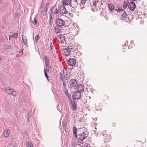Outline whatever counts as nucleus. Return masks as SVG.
<instances>
[{"label": "nucleus", "mask_w": 147, "mask_h": 147, "mask_svg": "<svg viewBox=\"0 0 147 147\" xmlns=\"http://www.w3.org/2000/svg\"><path fill=\"white\" fill-rule=\"evenodd\" d=\"M78 138L79 140L83 142L85 139L88 137L89 132L88 130L85 129L82 131H81V130L79 131H78Z\"/></svg>", "instance_id": "1"}, {"label": "nucleus", "mask_w": 147, "mask_h": 147, "mask_svg": "<svg viewBox=\"0 0 147 147\" xmlns=\"http://www.w3.org/2000/svg\"><path fill=\"white\" fill-rule=\"evenodd\" d=\"M76 88L77 91L74 92L73 94H74L75 96L76 97L77 99L78 100L81 98L82 95L81 92L84 91V86L81 84H79L77 86Z\"/></svg>", "instance_id": "2"}, {"label": "nucleus", "mask_w": 147, "mask_h": 147, "mask_svg": "<svg viewBox=\"0 0 147 147\" xmlns=\"http://www.w3.org/2000/svg\"><path fill=\"white\" fill-rule=\"evenodd\" d=\"M58 9L59 10V13L61 14H65L66 15V13L67 14H69V12L66 10L65 7L63 5L59 6Z\"/></svg>", "instance_id": "3"}, {"label": "nucleus", "mask_w": 147, "mask_h": 147, "mask_svg": "<svg viewBox=\"0 0 147 147\" xmlns=\"http://www.w3.org/2000/svg\"><path fill=\"white\" fill-rule=\"evenodd\" d=\"M55 24L58 26H61L65 24V22L64 20L60 18H57L56 19Z\"/></svg>", "instance_id": "4"}, {"label": "nucleus", "mask_w": 147, "mask_h": 147, "mask_svg": "<svg viewBox=\"0 0 147 147\" xmlns=\"http://www.w3.org/2000/svg\"><path fill=\"white\" fill-rule=\"evenodd\" d=\"M76 63V60L74 59H70L68 60L67 64L69 65L73 66L75 65Z\"/></svg>", "instance_id": "5"}, {"label": "nucleus", "mask_w": 147, "mask_h": 147, "mask_svg": "<svg viewBox=\"0 0 147 147\" xmlns=\"http://www.w3.org/2000/svg\"><path fill=\"white\" fill-rule=\"evenodd\" d=\"M77 82L78 81H76L75 79H71L69 82L70 86L72 87H76L78 84Z\"/></svg>", "instance_id": "6"}, {"label": "nucleus", "mask_w": 147, "mask_h": 147, "mask_svg": "<svg viewBox=\"0 0 147 147\" xmlns=\"http://www.w3.org/2000/svg\"><path fill=\"white\" fill-rule=\"evenodd\" d=\"M62 51L63 52V54L66 56L69 55L70 53V49L68 47L63 49H62Z\"/></svg>", "instance_id": "7"}, {"label": "nucleus", "mask_w": 147, "mask_h": 147, "mask_svg": "<svg viewBox=\"0 0 147 147\" xmlns=\"http://www.w3.org/2000/svg\"><path fill=\"white\" fill-rule=\"evenodd\" d=\"M136 5L134 2L131 1L130 2L128 5L129 8L131 10H134L136 8Z\"/></svg>", "instance_id": "8"}, {"label": "nucleus", "mask_w": 147, "mask_h": 147, "mask_svg": "<svg viewBox=\"0 0 147 147\" xmlns=\"http://www.w3.org/2000/svg\"><path fill=\"white\" fill-rule=\"evenodd\" d=\"M77 129L76 127L75 126L73 128V133L74 136L75 138L76 139L78 138V136L77 135Z\"/></svg>", "instance_id": "9"}, {"label": "nucleus", "mask_w": 147, "mask_h": 147, "mask_svg": "<svg viewBox=\"0 0 147 147\" xmlns=\"http://www.w3.org/2000/svg\"><path fill=\"white\" fill-rule=\"evenodd\" d=\"M80 3H77L76 2H71V3L70 4L69 6L73 8H75L77 6V5L80 4Z\"/></svg>", "instance_id": "10"}, {"label": "nucleus", "mask_w": 147, "mask_h": 147, "mask_svg": "<svg viewBox=\"0 0 147 147\" xmlns=\"http://www.w3.org/2000/svg\"><path fill=\"white\" fill-rule=\"evenodd\" d=\"M71 0H62V3L63 5H69L71 3Z\"/></svg>", "instance_id": "11"}, {"label": "nucleus", "mask_w": 147, "mask_h": 147, "mask_svg": "<svg viewBox=\"0 0 147 147\" xmlns=\"http://www.w3.org/2000/svg\"><path fill=\"white\" fill-rule=\"evenodd\" d=\"M57 38L59 40H60L61 42H63L65 41V36L62 35L60 36L58 35Z\"/></svg>", "instance_id": "12"}, {"label": "nucleus", "mask_w": 147, "mask_h": 147, "mask_svg": "<svg viewBox=\"0 0 147 147\" xmlns=\"http://www.w3.org/2000/svg\"><path fill=\"white\" fill-rule=\"evenodd\" d=\"M127 15L126 14V13L124 12L122 14V15H121L120 17V20H126L127 18Z\"/></svg>", "instance_id": "13"}, {"label": "nucleus", "mask_w": 147, "mask_h": 147, "mask_svg": "<svg viewBox=\"0 0 147 147\" xmlns=\"http://www.w3.org/2000/svg\"><path fill=\"white\" fill-rule=\"evenodd\" d=\"M50 15V18L49 21V26L50 27H51L52 26L53 22V15L50 13H49Z\"/></svg>", "instance_id": "14"}, {"label": "nucleus", "mask_w": 147, "mask_h": 147, "mask_svg": "<svg viewBox=\"0 0 147 147\" xmlns=\"http://www.w3.org/2000/svg\"><path fill=\"white\" fill-rule=\"evenodd\" d=\"M70 105L72 109L74 111H75L76 110V105L75 103V102L73 101L72 103H70Z\"/></svg>", "instance_id": "15"}, {"label": "nucleus", "mask_w": 147, "mask_h": 147, "mask_svg": "<svg viewBox=\"0 0 147 147\" xmlns=\"http://www.w3.org/2000/svg\"><path fill=\"white\" fill-rule=\"evenodd\" d=\"M108 8L110 11H112L114 10L115 7L112 3H110L108 5Z\"/></svg>", "instance_id": "16"}, {"label": "nucleus", "mask_w": 147, "mask_h": 147, "mask_svg": "<svg viewBox=\"0 0 147 147\" xmlns=\"http://www.w3.org/2000/svg\"><path fill=\"white\" fill-rule=\"evenodd\" d=\"M9 131L8 129H6L3 132V134L5 137H6L8 136L9 134Z\"/></svg>", "instance_id": "17"}, {"label": "nucleus", "mask_w": 147, "mask_h": 147, "mask_svg": "<svg viewBox=\"0 0 147 147\" xmlns=\"http://www.w3.org/2000/svg\"><path fill=\"white\" fill-rule=\"evenodd\" d=\"M63 75L64 78H65L67 80H68L70 79V76L67 74L66 72H64V70L63 69Z\"/></svg>", "instance_id": "18"}, {"label": "nucleus", "mask_w": 147, "mask_h": 147, "mask_svg": "<svg viewBox=\"0 0 147 147\" xmlns=\"http://www.w3.org/2000/svg\"><path fill=\"white\" fill-rule=\"evenodd\" d=\"M68 48L70 49V53L74 52L75 51L76 48L74 46H70Z\"/></svg>", "instance_id": "19"}, {"label": "nucleus", "mask_w": 147, "mask_h": 147, "mask_svg": "<svg viewBox=\"0 0 147 147\" xmlns=\"http://www.w3.org/2000/svg\"><path fill=\"white\" fill-rule=\"evenodd\" d=\"M32 22L33 24H34V25L36 26L38 25V22L36 18H34L33 21H32Z\"/></svg>", "instance_id": "20"}, {"label": "nucleus", "mask_w": 147, "mask_h": 147, "mask_svg": "<svg viewBox=\"0 0 147 147\" xmlns=\"http://www.w3.org/2000/svg\"><path fill=\"white\" fill-rule=\"evenodd\" d=\"M76 142L74 140H73L71 144L70 147H76Z\"/></svg>", "instance_id": "21"}, {"label": "nucleus", "mask_w": 147, "mask_h": 147, "mask_svg": "<svg viewBox=\"0 0 147 147\" xmlns=\"http://www.w3.org/2000/svg\"><path fill=\"white\" fill-rule=\"evenodd\" d=\"M47 9L46 8H45L43 10H42V14L43 16L45 15L47 11Z\"/></svg>", "instance_id": "22"}, {"label": "nucleus", "mask_w": 147, "mask_h": 147, "mask_svg": "<svg viewBox=\"0 0 147 147\" xmlns=\"http://www.w3.org/2000/svg\"><path fill=\"white\" fill-rule=\"evenodd\" d=\"M27 147H33L32 144L30 142L28 141L26 143Z\"/></svg>", "instance_id": "23"}, {"label": "nucleus", "mask_w": 147, "mask_h": 147, "mask_svg": "<svg viewBox=\"0 0 147 147\" xmlns=\"http://www.w3.org/2000/svg\"><path fill=\"white\" fill-rule=\"evenodd\" d=\"M128 3L129 1L128 0H127L126 2H125V1L124 2L123 5L124 8L125 9L127 7Z\"/></svg>", "instance_id": "24"}, {"label": "nucleus", "mask_w": 147, "mask_h": 147, "mask_svg": "<svg viewBox=\"0 0 147 147\" xmlns=\"http://www.w3.org/2000/svg\"><path fill=\"white\" fill-rule=\"evenodd\" d=\"M99 1V0H95L94 1V0H93V6H94V7H96V4Z\"/></svg>", "instance_id": "25"}, {"label": "nucleus", "mask_w": 147, "mask_h": 147, "mask_svg": "<svg viewBox=\"0 0 147 147\" xmlns=\"http://www.w3.org/2000/svg\"><path fill=\"white\" fill-rule=\"evenodd\" d=\"M55 32L57 34H58L59 33H60V29L59 27L58 28H55Z\"/></svg>", "instance_id": "26"}, {"label": "nucleus", "mask_w": 147, "mask_h": 147, "mask_svg": "<svg viewBox=\"0 0 147 147\" xmlns=\"http://www.w3.org/2000/svg\"><path fill=\"white\" fill-rule=\"evenodd\" d=\"M12 90H12L11 89H5L6 92L8 94H11L12 92V91H12Z\"/></svg>", "instance_id": "27"}, {"label": "nucleus", "mask_w": 147, "mask_h": 147, "mask_svg": "<svg viewBox=\"0 0 147 147\" xmlns=\"http://www.w3.org/2000/svg\"><path fill=\"white\" fill-rule=\"evenodd\" d=\"M18 33H15L11 35L12 37H14L15 38H17L18 37Z\"/></svg>", "instance_id": "28"}, {"label": "nucleus", "mask_w": 147, "mask_h": 147, "mask_svg": "<svg viewBox=\"0 0 147 147\" xmlns=\"http://www.w3.org/2000/svg\"><path fill=\"white\" fill-rule=\"evenodd\" d=\"M24 45L28 47V45L27 44V39L22 40Z\"/></svg>", "instance_id": "29"}, {"label": "nucleus", "mask_w": 147, "mask_h": 147, "mask_svg": "<svg viewBox=\"0 0 147 147\" xmlns=\"http://www.w3.org/2000/svg\"><path fill=\"white\" fill-rule=\"evenodd\" d=\"M39 38H40L38 34L37 35H36V36L35 37V41L36 42H37L38 41V40L39 39Z\"/></svg>", "instance_id": "30"}, {"label": "nucleus", "mask_w": 147, "mask_h": 147, "mask_svg": "<svg viewBox=\"0 0 147 147\" xmlns=\"http://www.w3.org/2000/svg\"><path fill=\"white\" fill-rule=\"evenodd\" d=\"M11 46L10 45H5L4 46V48L6 49H9L11 48Z\"/></svg>", "instance_id": "31"}, {"label": "nucleus", "mask_w": 147, "mask_h": 147, "mask_svg": "<svg viewBox=\"0 0 147 147\" xmlns=\"http://www.w3.org/2000/svg\"><path fill=\"white\" fill-rule=\"evenodd\" d=\"M44 74H45V77L48 80V81H49V77L48 75H47V73L46 72V70H45V69H44Z\"/></svg>", "instance_id": "32"}, {"label": "nucleus", "mask_w": 147, "mask_h": 147, "mask_svg": "<svg viewBox=\"0 0 147 147\" xmlns=\"http://www.w3.org/2000/svg\"><path fill=\"white\" fill-rule=\"evenodd\" d=\"M59 74L60 75V76L59 77V79L60 80H61L62 81H64V80L63 78L62 74L61 72H60L59 73Z\"/></svg>", "instance_id": "33"}, {"label": "nucleus", "mask_w": 147, "mask_h": 147, "mask_svg": "<svg viewBox=\"0 0 147 147\" xmlns=\"http://www.w3.org/2000/svg\"><path fill=\"white\" fill-rule=\"evenodd\" d=\"M81 147H90L89 144L86 143L83 144Z\"/></svg>", "instance_id": "34"}, {"label": "nucleus", "mask_w": 147, "mask_h": 147, "mask_svg": "<svg viewBox=\"0 0 147 147\" xmlns=\"http://www.w3.org/2000/svg\"><path fill=\"white\" fill-rule=\"evenodd\" d=\"M68 99L69 100V102L70 104V103H72V102H73V101L72 100H71V97H70V96H68Z\"/></svg>", "instance_id": "35"}, {"label": "nucleus", "mask_w": 147, "mask_h": 147, "mask_svg": "<svg viewBox=\"0 0 147 147\" xmlns=\"http://www.w3.org/2000/svg\"><path fill=\"white\" fill-rule=\"evenodd\" d=\"M44 58L45 62H46H46H50L49 59L47 58V56H45Z\"/></svg>", "instance_id": "36"}, {"label": "nucleus", "mask_w": 147, "mask_h": 147, "mask_svg": "<svg viewBox=\"0 0 147 147\" xmlns=\"http://www.w3.org/2000/svg\"><path fill=\"white\" fill-rule=\"evenodd\" d=\"M47 69V71L49 72H50L51 71V67L50 66H49L48 67V68H46Z\"/></svg>", "instance_id": "37"}, {"label": "nucleus", "mask_w": 147, "mask_h": 147, "mask_svg": "<svg viewBox=\"0 0 147 147\" xmlns=\"http://www.w3.org/2000/svg\"><path fill=\"white\" fill-rule=\"evenodd\" d=\"M86 1V0H79V3H80V2L81 1V3L82 5L84 4Z\"/></svg>", "instance_id": "38"}, {"label": "nucleus", "mask_w": 147, "mask_h": 147, "mask_svg": "<svg viewBox=\"0 0 147 147\" xmlns=\"http://www.w3.org/2000/svg\"><path fill=\"white\" fill-rule=\"evenodd\" d=\"M54 7H55V6H53L51 7L50 8V11L51 12H50L49 13H50L51 14H52L53 13V10Z\"/></svg>", "instance_id": "39"}, {"label": "nucleus", "mask_w": 147, "mask_h": 147, "mask_svg": "<svg viewBox=\"0 0 147 147\" xmlns=\"http://www.w3.org/2000/svg\"><path fill=\"white\" fill-rule=\"evenodd\" d=\"M59 12V10L58 9H56L54 11V13L57 14Z\"/></svg>", "instance_id": "40"}, {"label": "nucleus", "mask_w": 147, "mask_h": 147, "mask_svg": "<svg viewBox=\"0 0 147 147\" xmlns=\"http://www.w3.org/2000/svg\"><path fill=\"white\" fill-rule=\"evenodd\" d=\"M52 44V43L51 42L50 43V48L51 50H53V46Z\"/></svg>", "instance_id": "41"}, {"label": "nucleus", "mask_w": 147, "mask_h": 147, "mask_svg": "<svg viewBox=\"0 0 147 147\" xmlns=\"http://www.w3.org/2000/svg\"><path fill=\"white\" fill-rule=\"evenodd\" d=\"M12 92L11 94H12L13 95H14V96L16 95V92L15 91H14L13 90H12Z\"/></svg>", "instance_id": "42"}, {"label": "nucleus", "mask_w": 147, "mask_h": 147, "mask_svg": "<svg viewBox=\"0 0 147 147\" xmlns=\"http://www.w3.org/2000/svg\"><path fill=\"white\" fill-rule=\"evenodd\" d=\"M62 82H63V88H65V90H66V84L65 83V82L64 81H62Z\"/></svg>", "instance_id": "43"}, {"label": "nucleus", "mask_w": 147, "mask_h": 147, "mask_svg": "<svg viewBox=\"0 0 147 147\" xmlns=\"http://www.w3.org/2000/svg\"><path fill=\"white\" fill-rule=\"evenodd\" d=\"M72 99L74 100H75L76 99V97L75 96L74 94H73L72 96Z\"/></svg>", "instance_id": "44"}, {"label": "nucleus", "mask_w": 147, "mask_h": 147, "mask_svg": "<svg viewBox=\"0 0 147 147\" xmlns=\"http://www.w3.org/2000/svg\"><path fill=\"white\" fill-rule=\"evenodd\" d=\"M65 94L67 96V97H68V96H70L69 94L68 93V91H66V92H65Z\"/></svg>", "instance_id": "45"}, {"label": "nucleus", "mask_w": 147, "mask_h": 147, "mask_svg": "<svg viewBox=\"0 0 147 147\" xmlns=\"http://www.w3.org/2000/svg\"><path fill=\"white\" fill-rule=\"evenodd\" d=\"M22 40L27 39L26 36L24 35H23L22 36Z\"/></svg>", "instance_id": "46"}, {"label": "nucleus", "mask_w": 147, "mask_h": 147, "mask_svg": "<svg viewBox=\"0 0 147 147\" xmlns=\"http://www.w3.org/2000/svg\"><path fill=\"white\" fill-rule=\"evenodd\" d=\"M49 3H47L46 5H45V8H47V9H48V7H49Z\"/></svg>", "instance_id": "47"}, {"label": "nucleus", "mask_w": 147, "mask_h": 147, "mask_svg": "<svg viewBox=\"0 0 147 147\" xmlns=\"http://www.w3.org/2000/svg\"><path fill=\"white\" fill-rule=\"evenodd\" d=\"M116 123L115 122H113L112 123V125L113 127H115L116 125Z\"/></svg>", "instance_id": "48"}, {"label": "nucleus", "mask_w": 147, "mask_h": 147, "mask_svg": "<svg viewBox=\"0 0 147 147\" xmlns=\"http://www.w3.org/2000/svg\"><path fill=\"white\" fill-rule=\"evenodd\" d=\"M74 2H76L77 3H79V0H73Z\"/></svg>", "instance_id": "49"}, {"label": "nucleus", "mask_w": 147, "mask_h": 147, "mask_svg": "<svg viewBox=\"0 0 147 147\" xmlns=\"http://www.w3.org/2000/svg\"><path fill=\"white\" fill-rule=\"evenodd\" d=\"M45 64L46 65V68H47L48 67L50 66L49 64Z\"/></svg>", "instance_id": "50"}, {"label": "nucleus", "mask_w": 147, "mask_h": 147, "mask_svg": "<svg viewBox=\"0 0 147 147\" xmlns=\"http://www.w3.org/2000/svg\"><path fill=\"white\" fill-rule=\"evenodd\" d=\"M120 8H118L115 9V11H117V12H118L120 11Z\"/></svg>", "instance_id": "51"}, {"label": "nucleus", "mask_w": 147, "mask_h": 147, "mask_svg": "<svg viewBox=\"0 0 147 147\" xmlns=\"http://www.w3.org/2000/svg\"><path fill=\"white\" fill-rule=\"evenodd\" d=\"M63 90L64 92H66V91H68V90H67V88H66V90H65V88H64Z\"/></svg>", "instance_id": "52"}, {"label": "nucleus", "mask_w": 147, "mask_h": 147, "mask_svg": "<svg viewBox=\"0 0 147 147\" xmlns=\"http://www.w3.org/2000/svg\"><path fill=\"white\" fill-rule=\"evenodd\" d=\"M45 64H49V62H46H46H45Z\"/></svg>", "instance_id": "53"}, {"label": "nucleus", "mask_w": 147, "mask_h": 147, "mask_svg": "<svg viewBox=\"0 0 147 147\" xmlns=\"http://www.w3.org/2000/svg\"><path fill=\"white\" fill-rule=\"evenodd\" d=\"M28 121L29 122H30V118H29V117H28Z\"/></svg>", "instance_id": "54"}, {"label": "nucleus", "mask_w": 147, "mask_h": 147, "mask_svg": "<svg viewBox=\"0 0 147 147\" xmlns=\"http://www.w3.org/2000/svg\"><path fill=\"white\" fill-rule=\"evenodd\" d=\"M78 119L79 121H81V119L80 117V118H78Z\"/></svg>", "instance_id": "55"}, {"label": "nucleus", "mask_w": 147, "mask_h": 147, "mask_svg": "<svg viewBox=\"0 0 147 147\" xmlns=\"http://www.w3.org/2000/svg\"><path fill=\"white\" fill-rule=\"evenodd\" d=\"M23 49L21 51V52H20V53H22L21 54H22L23 53Z\"/></svg>", "instance_id": "56"}, {"label": "nucleus", "mask_w": 147, "mask_h": 147, "mask_svg": "<svg viewBox=\"0 0 147 147\" xmlns=\"http://www.w3.org/2000/svg\"><path fill=\"white\" fill-rule=\"evenodd\" d=\"M120 11H123V10L122 8H121V9H120Z\"/></svg>", "instance_id": "57"}, {"label": "nucleus", "mask_w": 147, "mask_h": 147, "mask_svg": "<svg viewBox=\"0 0 147 147\" xmlns=\"http://www.w3.org/2000/svg\"><path fill=\"white\" fill-rule=\"evenodd\" d=\"M43 7L42 6V4L41 5V6H40V8H42Z\"/></svg>", "instance_id": "58"}, {"label": "nucleus", "mask_w": 147, "mask_h": 147, "mask_svg": "<svg viewBox=\"0 0 147 147\" xmlns=\"http://www.w3.org/2000/svg\"><path fill=\"white\" fill-rule=\"evenodd\" d=\"M10 38H11V37L9 36V40H10Z\"/></svg>", "instance_id": "59"}, {"label": "nucleus", "mask_w": 147, "mask_h": 147, "mask_svg": "<svg viewBox=\"0 0 147 147\" xmlns=\"http://www.w3.org/2000/svg\"><path fill=\"white\" fill-rule=\"evenodd\" d=\"M30 115V114H28L27 115L28 116V117H29V115Z\"/></svg>", "instance_id": "60"}, {"label": "nucleus", "mask_w": 147, "mask_h": 147, "mask_svg": "<svg viewBox=\"0 0 147 147\" xmlns=\"http://www.w3.org/2000/svg\"><path fill=\"white\" fill-rule=\"evenodd\" d=\"M2 59V58L0 57V60H1Z\"/></svg>", "instance_id": "61"}, {"label": "nucleus", "mask_w": 147, "mask_h": 147, "mask_svg": "<svg viewBox=\"0 0 147 147\" xmlns=\"http://www.w3.org/2000/svg\"><path fill=\"white\" fill-rule=\"evenodd\" d=\"M63 126H65V124L64 123H63Z\"/></svg>", "instance_id": "62"}, {"label": "nucleus", "mask_w": 147, "mask_h": 147, "mask_svg": "<svg viewBox=\"0 0 147 147\" xmlns=\"http://www.w3.org/2000/svg\"><path fill=\"white\" fill-rule=\"evenodd\" d=\"M81 88H81V87H80V88L79 89H80H80H81Z\"/></svg>", "instance_id": "63"}, {"label": "nucleus", "mask_w": 147, "mask_h": 147, "mask_svg": "<svg viewBox=\"0 0 147 147\" xmlns=\"http://www.w3.org/2000/svg\"><path fill=\"white\" fill-rule=\"evenodd\" d=\"M132 0V1H136V0Z\"/></svg>", "instance_id": "64"}]
</instances>
